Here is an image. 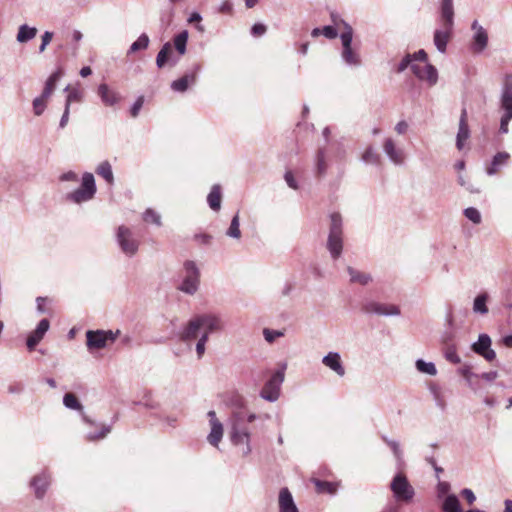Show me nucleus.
<instances>
[{
  "instance_id": "f257e3e1",
  "label": "nucleus",
  "mask_w": 512,
  "mask_h": 512,
  "mask_svg": "<svg viewBox=\"0 0 512 512\" xmlns=\"http://www.w3.org/2000/svg\"><path fill=\"white\" fill-rule=\"evenodd\" d=\"M222 328L223 325L218 317L213 315H199L186 324V328L180 333V338L183 341L196 339L203 329L204 332L196 345L198 357L201 358L205 353V344L209 333L217 332Z\"/></svg>"
},
{
  "instance_id": "f03ea898",
  "label": "nucleus",
  "mask_w": 512,
  "mask_h": 512,
  "mask_svg": "<svg viewBox=\"0 0 512 512\" xmlns=\"http://www.w3.org/2000/svg\"><path fill=\"white\" fill-rule=\"evenodd\" d=\"M390 490L398 505H410L415 498V489L403 473L396 474L390 483Z\"/></svg>"
},
{
  "instance_id": "7ed1b4c3",
  "label": "nucleus",
  "mask_w": 512,
  "mask_h": 512,
  "mask_svg": "<svg viewBox=\"0 0 512 512\" xmlns=\"http://www.w3.org/2000/svg\"><path fill=\"white\" fill-rule=\"evenodd\" d=\"M327 249L334 259H338L343 250V229L342 217L339 213L330 215L329 234L327 239Z\"/></svg>"
},
{
  "instance_id": "20e7f679",
  "label": "nucleus",
  "mask_w": 512,
  "mask_h": 512,
  "mask_svg": "<svg viewBox=\"0 0 512 512\" xmlns=\"http://www.w3.org/2000/svg\"><path fill=\"white\" fill-rule=\"evenodd\" d=\"M501 108L503 110V114L500 120L499 131L501 133H507L508 123L512 118V74H507L504 77Z\"/></svg>"
},
{
  "instance_id": "39448f33",
  "label": "nucleus",
  "mask_w": 512,
  "mask_h": 512,
  "mask_svg": "<svg viewBox=\"0 0 512 512\" xmlns=\"http://www.w3.org/2000/svg\"><path fill=\"white\" fill-rule=\"evenodd\" d=\"M414 56L417 60V63L412 64V71L415 76L430 85H434L437 82V71L432 65L428 64L425 50L415 52Z\"/></svg>"
},
{
  "instance_id": "423d86ee",
  "label": "nucleus",
  "mask_w": 512,
  "mask_h": 512,
  "mask_svg": "<svg viewBox=\"0 0 512 512\" xmlns=\"http://www.w3.org/2000/svg\"><path fill=\"white\" fill-rule=\"evenodd\" d=\"M243 421H244V413L242 411H234L233 412L231 440L236 445L246 444V448L243 450V452L245 454H247L250 452L249 432L243 426Z\"/></svg>"
},
{
  "instance_id": "0eeeda50",
  "label": "nucleus",
  "mask_w": 512,
  "mask_h": 512,
  "mask_svg": "<svg viewBox=\"0 0 512 512\" xmlns=\"http://www.w3.org/2000/svg\"><path fill=\"white\" fill-rule=\"evenodd\" d=\"M96 193L94 176L91 173H85L82 178L80 188L67 195V198L75 203H82L93 198Z\"/></svg>"
},
{
  "instance_id": "6e6552de",
  "label": "nucleus",
  "mask_w": 512,
  "mask_h": 512,
  "mask_svg": "<svg viewBox=\"0 0 512 512\" xmlns=\"http://www.w3.org/2000/svg\"><path fill=\"white\" fill-rule=\"evenodd\" d=\"M117 238L121 250L128 256H133L139 246V242L137 239L133 237V232L131 229L127 228V226H119L117 232Z\"/></svg>"
},
{
  "instance_id": "1a4fd4ad",
  "label": "nucleus",
  "mask_w": 512,
  "mask_h": 512,
  "mask_svg": "<svg viewBox=\"0 0 512 512\" xmlns=\"http://www.w3.org/2000/svg\"><path fill=\"white\" fill-rule=\"evenodd\" d=\"M184 270H186V276H184L180 289L188 294H194L198 289L200 276L199 270L191 261L184 264Z\"/></svg>"
},
{
  "instance_id": "9d476101",
  "label": "nucleus",
  "mask_w": 512,
  "mask_h": 512,
  "mask_svg": "<svg viewBox=\"0 0 512 512\" xmlns=\"http://www.w3.org/2000/svg\"><path fill=\"white\" fill-rule=\"evenodd\" d=\"M118 335L119 331L117 333L112 331H88L86 334L87 345L90 349H101L104 348L107 343H112Z\"/></svg>"
},
{
  "instance_id": "9b49d317",
  "label": "nucleus",
  "mask_w": 512,
  "mask_h": 512,
  "mask_svg": "<svg viewBox=\"0 0 512 512\" xmlns=\"http://www.w3.org/2000/svg\"><path fill=\"white\" fill-rule=\"evenodd\" d=\"M361 310L368 314L377 315H398L400 313L399 307L391 303H381L377 301L364 302L361 306Z\"/></svg>"
},
{
  "instance_id": "f8f14e48",
  "label": "nucleus",
  "mask_w": 512,
  "mask_h": 512,
  "mask_svg": "<svg viewBox=\"0 0 512 512\" xmlns=\"http://www.w3.org/2000/svg\"><path fill=\"white\" fill-rule=\"evenodd\" d=\"M284 379V373L281 370L276 371L269 381L265 384L260 392V395L268 401H275L278 399L280 384Z\"/></svg>"
},
{
  "instance_id": "ddd939ff",
  "label": "nucleus",
  "mask_w": 512,
  "mask_h": 512,
  "mask_svg": "<svg viewBox=\"0 0 512 512\" xmlns=\"http://www.w3.org/2000/svg\"><path fill=\"white\" fill-rule=\"evenodd\" d=\"M51 483L49 473L42 472L35 474L30 480V487L33 489L36 499H43Z\"/></svg>"
},
{
  "instance_id": "4468645a",
  "label": "nucleus",
  "mask_w": 512,
  "mask_h": 512,
  "mask_svg": "<svg viewBox=\"0 0 512 512\" xmlns=\"http://www.w3.org/2000/svg\"><path fill=\"white\" fill-rule=\"evenodd\" d=\"M208 416L210 418L211 431L207 441L209 444L217 446L221 439H223V424L216 418L215 411L210 410Z\"/></svg>"
},
{
  "instance_id": "2eb2a0df",
  "label": "nucleus",
  "mask_w": 512,
  "mask_h": 512,
  "mask_svg": "<svg viewBox=\"0 0 512 512\" xmlns=\"http://www.w3.org/2000/svg\"><path fill=\"white\" fill-rule=\"evenodd\" d=\"M332 24L322 29L314 28L311 32H353L352 27L336 14H331Z\"/></svg>"
},
{
  "instance_id": "dca6fc26",
  "label": "nucleus",
  "mask_w": 512,
  "mask_h": 512,
  "mask_svg": "<svg viewBox=\"0 0 512 512\" xmlns=\"http://www.w3.org/2000/svg\"><path fill=\"white\" fill-rule=\"evenodd\" d=\"M279 512H299L288 488H281L278 496Z\"/></svg>"
},
{
  "instance_id": "f3484780",
  "label": "nucleus",
  "mask_w": 512,
  "mask_h": 512,
  "mask_svg": "<svg viewBox=\"0 0 512 512\" xmlns=\"http://www.w3.org/2000/svg\"><path fill=\"white\" fill-rule=\"evenodd\" d=\"M469 138V127H468V119H467V111L465 108L461 111V116L459 120V130L457 133L456 146L458 150H462L464 147L465 141Z\"/></svg>"
},
{
  "instance_id": "a211bd4d",
  "label": "nucleus",
  "mask_w": 512,
  "mask_h": 512,
  "mask_svg": "<svg viewBox=\"0 0 512 512\" xmlns=\"http://www.w3.org/2000/svg\"><path fill=\"white\" fill-rule=\"evenodd\" d=\"M454 8L453 0H441V19L444 29L448 30L453 24Z\"/></svg>"
},
{
  "instance_id": "6ab92c4d",
  "label": "nucleus",
  "mask_w": 512,
  "mask_h": 512,
  "mask_svg": "<svg viewBox=\"0 0 512 512\" xmlns=\"http://www.w3.org/2000/svg\"><path fill=\"white\" fill-rule=\"evenodd\" d=\"M322 363L326 367L333 369L340 376H343L345 374V368L342 366L341 357L338 353H328L323 358Z\"/></svg>"
},
{
  "instance_id": "aec40b11",
  "label": "nucleus",
  "mask_w": 512,
  "mask_h": 512,
  "mask_svg": "<svg viewBox=\"0 0 512 512\" xmlns=\"http://www.w3.org/2000/svg\"><path fill=\"white\" fill-rule=\"evenodd\" d=\"M341 40L343 45V57L346 62L350 64L358 63V57L355 52L352 51L351 42H352V34H341Z\"/></svg>"
},
{
  "instance_id": "412c9836",
  "label": "nucleus",
  "mask_w": 512,
  "mask_h": 512,
  "mask_svg": "<svg viewBox=\"0 0 512 512\" xmlns=\"http://www.w3.org/2000/svg\"><path fill=\"white\" fill-rule=\"evenodd\" d=\"M384 151L387 156L396 164L402 163L405 159V154L395 147V144L392 139H386L384 143Z\"/></svg>"
},
{
  "instance_id": "4be33fe9",
  "label": "nucleus",
  "mask_w": 512,
  "mask_h": 512,
  "mask_svg": "<svg viewBox=\"0 0 512 512\" xmlns=\"http://www.w3.org/2000/svg\"><path fill=\"white\" fill-rule=\"evenodd\" d=\"M509 159V154L506 152L497 153L490 165L487 166L486 171L489 175L497 174L500 170V167L505 165Z\"/></svg>"
},
{
  "instance_id": "5701e85b",
  "label": "nucleus",
  "mask_w": 512,
  "mask_h": 512,
  "mask_svg": "<svg viewBox=\"0 0 512 512\" xmlns=\"http://www.w3.org/2000/svg\"><path fill=\"white\" fill-rule=\"evenodd\" d=\"M315 490L319 494H335L338 489V484L336 482H330L325 480H320L317 478L312 479Z\"/></svg>"
},
{
  "instance_id": "b1692460",
  "label": "nucleus",
  "mask_w": 512,
  "mask_h": 512,
  "mask_svg": "<svg viewBox=\"0 0 512 512\" xmlns=\"http://www.w3.org/2000/svg\"><path fill=\"white\" fill-rule=\"evenodd\" d=\"M196 82V71L186 74L176 81L172 82L171 88L178 92H184L191 84Z\"/></svg>"
},
{
  "instance_id": "393cba45",
  "label": "nucleus",
  "mask_w": 512,
  "mask_h": 512,
  "mask_svg": "<svg viewBox=\"0 0 512 512\" xmlns=\"http://www.w3.org/2000/svg\"><path fill=\"white\" fill-rule=\"evenodd\" d=\"M173 53H174L173 46L170 43H166L157 55V60H156L157 66L159 68H162L169 61H172L174 63L175 60L172 57Z\"/></svg>"
},
{
  "instance_id": "a878e982",
  "label": "nucleus",
  "mask_w": 512,
  "mask_h": 512,
  "mask_svg": "<svg viewBox=\"0 0 512 512\" xmlns=\"http://www.w3.org/2000/svg\"><path fill=\"white\" fill-rule=\"evenodd\" d=\"M62 76H63V70H62V68H58L57 71H55L49 77V79L47 80V82L45 84L44 90H42V94H45V97H50L53 94L56 84Z\"/></svg>"
},
{
  "instance_id": "bb28decb",
  "label": "nucleus",
  "mask_w": 512,
  "mask_h": 512,
  "mask_svg": "<svg viewBox=\"0 0 512 512\" xmlns=\"http://www.w3.org/2000/svg\"><path fill=\"white\" fill-rule=\"evenodd\" d=\"M98 92L102 101L106 105H113L119 100L118 94L115 91L108 89V86L105 84L99 85Z\"/></svg>"
},
{
  "instance_id": "cd10ccee",
  "label": "nucleus",
  "mask_w": 512,
  "mask_h": 512,
  "mask_svg": "<svg viewBox=\"0 0 512 512\" xmlns=\"http://www.w3.org/2000/svg\"><path fill=\"white\" fill-rule=\"evenodd\" d=\"M348 273L350 275V281L353 283H359L360 285L369 284L372 280V277L368 273L360 272L355 270L352 267H348Z\"/></svg>"
},
{
  "instance_id": "c85d7f7f",
  "label": "nucleus",
  "mask_w": 512,
  "mask_h": 512,
  "mask_svg": "<svg viewBox=\"0 0 512 512\" xmlns=\"http://www.w3.org/2000/svg\"><path fill=\"white\" fill-rule=\"evenodd\" d=\"M207 201H208L209 207L212 210L217 211L220 209L221 192H220V187L218 185H214L212 187V189L210 190V192L207 196Z\"/></svg>"
},
{
  "instance_id": "c756f323",
  "label": "nucleus",
  "mask_w": 512,
  "mask_h": 512,
  "mask_svg": "<svg viewBox=\"0 0 512 512\" xmlns=\"http://www.w3.org/2000/svg\"><path fill=\"white\" fill-rule=\"evenodd\" d=\"M491 346V339L487 334H481L478 336V342L473 343L472 350L478 355L488 350Z\"/></svg>"
},
{
  "instance_id": "7c9ffc66",
  "label": "nucleus",
  "mask_w": 512,
  "mask_h": 512,
  "mask_svg": "<svg viewBox=\"0 0 512 512\" xmlns=\"http://www.w3.org/2000/svg\"><path fill=\"white\" fill-rule=\"evenodd\" d=\"M96 173L102 177L108 184H111L113 181V175L111 166L108 162H102L96 169Z\"/></svg>"
},
{
  "instance_id": "2f4dec72",
  "label": "nucleus",
  "mask_w": 512,
  "mask_h": 512,
  "mask_svg": "<svg viewBox=\"0 0 512 512\" xmlns=\"http://www.w3.org/2000/svg\"><path fill=\"white\" fill-rule=\"evenodd\" d=\"M442 511L444 512H461L460 504L455 495H449L444 505H442Z\"/></svg>"
},
{
  "instance_id": "473e14b6",
  "label": "nucleus",
  "mask_w": 512,
  "mask_h": 512,
  "mask_svg": "<svg viewBox=\"0 0 512 512\" xmlns=\"http://www.w3.org/2000/svg\"><path fill=\"white\" fill-rule=\"evenodd\" d=\"M488 43V34H475L474 41L472 43V50L475 53L483 51Z\"/></svg>"
},
{
  "instance_id": "72a5a7b5",
  "label": "nucleus",
  "mask_w": 512,
  "mask_h": 512,
  "mask_svg": "<svg viewBox=\"0 0 512 512\" xmlns=\"http://www.w3.org/2000/svg\"><path fill=\"white\" fill-rule=\"evenodd\" d=\"M49 98L50 97H45V94L42 93L41 96L36 97L33 100V111L36 116H41L43 114Z\"/></svg>"
},
{
  "instance_id": "f704fd0d",
  "label": "nucleus",
  "mask_w": 512,
  "mask_h": 512,
  "mask_svg": "<svg viewBox=\"0 0 512 512\" xmlns=\"http://www.w3.org/2000/svg\"><path fill=\"white\" fill-rule=\"evenodd\" d=\"M327 169V164L325 161V153L324 150L319 149L316 155V174L318 177L325 174Z\"/></svg>"
},
{
  "instance_id": "c9c22d12",
  "label": "nucleus",
  "mask_w": 512,
  "mask_h": 512,
  "mask_svg": "<svg viewBox=\"0 0 512 512\" xmlns=\"http://www.w3.org/2000/svg\"><path fill=\"white\" fill-rule=\"evenodd\" d=\"M461 374L471 388L476 389L479 386V374L472 373L470 368H462Z\"/></svg>"
},
{
  "instance_id": "e433bc0d",
  "label": "nucleus",
  "mask_w": 512,
  "mask_h": 512,
  "mask_svg": "<svg viewBox=\"0 0 512 512\" xmlns=\"http://www.w3.org/2000/svg\"><path fill=\"white\" fill-rule=\"evenodd\" d=\"M451 34H434V43L438 51L445 52Z\"/></svg>"
},
{
  "instance_id": "4c0bfd02",
  "label": "nucleus",
  "mask_w": 512,
  "mask_h": 512,
  "mask_svg": "<svg viewBox=\"0 0 512 512\" xmlns=\"http://www.w3.org/2000/svg\"><path fill=\"white\" fill-rule=\"evenodd\" d=\"M63 403L65 407L74 409V410H82L83 406L79 403V400L72 393H66L63 398Z\"/></svg>"
},
{
  "instance_id": "58836bf2",
  "label": "nucleus",
  "mask_w": 512,
  "mask_h": 512,
  "mask_svg": "<svg viewBox=\"0 0 512 512\" xmlns=\"http://www.w3.org/2000/svg\"><path fill=\"white\" fill-rule=\"evenodd\" d=\"M487 295H480L474 299L473 302V310L474 312L485 314L488 312V307L486 305Z\"/></svg>"
},
{
  "instance_id": "ea45409f",
  "label": "nucleus",
  "mask_w": 512,
  "mask_h": 512,
  "mask_svg": "<svg viewBox=\"0 0 512 512\" xmlns=\"http://www.w3.org/2000/svg\"><path fill=\"white\" fill-rule=\"evenodd\" d=\"M187 47V34H177L174 39V49L178 53V55H182L185 53V48Z\"/></svg>"
},
{
  "instance_id": "a19ab883",
  "label": "nucleus",
  "mask_w": 512,
  "mask_h": 512,
  "mask_svg": "<svg viewBox=\"0 0 512 512\" xmlns=\"http://www.w3.org/2000/svg\"><path fill=\"white\" fill-rule=\"evenodd\" d=\"M143 220L146 223L155 224L157 226L161 225V217L160 215L153 209H147L143 214Z\"/></svg>"
},
{
  "instance_id": "79ce46f5",
  "label": "nucleus",
  "mask_w": 512,
  "mask_h": 512,
  "mask_svg": "<svg viewBox=\"0 0 512 512\" xmlns=\"http://www.w3.org/2000/svg\"><path fill=\"white\" fill-rule=\"evenodd\" d=\"M417 63V60L415 59L414 54L408 53L406 56L402 58L400 63L397 66L396 71L398 73H401L402 71H405L409 66L412 67V64Z\"/></svg>"
},
{
  "instance_id": "37998d69",
  "label": "nucleus",
  "mask_w": 512,
  "mask_h": 512,
  "mask_svg": "<svg viewBox=\"0 0 512 512\" xmlns=\"http://www.w3.org/2000/svg\"><path fill=\"white\" fill-rule=\"evenodd\" d=\"M464 215L468 220H470L474 224L481 223L482 218L478 209H475L473 207L466 208L464 210Z\"/></svg>"
},
{
  "instance_id": "c03bdc74",
  "label": "nucleus",
  "mask_w": 512,
  "mask_h": 512,
  "mask_svg": "<svg viewBox=\"0 0 512 512\" xmlns=\"http://www.w3.org/2000/svg\"><path fill=\"white\" fill-rule=\"evenodd\" d=\"M148 46V38L145 34H142L137 41H135L130 48L131 53H135V51H140L146 49Z\"/></svg>"
},
{
  "instance_id": "a18cd8bd",
  "label": "nucleus",
  "mask_w": 512,
  "mask_h": 512,
  "mask_svg": "<svg viewBox=\"0 0 512 512\" xmlns=\"http://www.w3.org/2000/svg\"><path fill=\"white\" fill-rule=\"evenodd\" d=\"M416 367L419 371H421L423 373H427L429 375L436 374V368L433 363H426L423 360H418L416 362Z\"/></svg>"
},
{
  "instance_id": "49530a36",
  "label": "nucleus",
  "mask_w": 512,
  "mask_h": 512,
  "mask_svg": "<svg viewBox=\"0 0 512 512\" xmlns=\"http://www.w3.org/2000/svg\"><path fill=\"white\" fill-rule=\"evenodd\" d=\"M42 339L43 336L40 333L36 331L30 333L26 341L27 348L29 349V351H32L35 348V346L39 343V341H41Z\"/></svg>"
},
{
  "instance_id": "de8ad7c7",
  "label": "nucleus",
  "mask_w": 512,
  "mask_h": 512,
  "mask_svg": "<svg viewBox=\"0 0 512 512\" xmlns=\"http://www.w3.org/2000/svg\"><path fill=\"white\" fill-rule=\"evenodd\" d=\"M239 226H240L239 216L235 215L234 218L232 219L231 225L228 229V235L235 237V238H239L241 236V231H240Z\"/></svg>"
},
{
  "instance_id": "09e8293b",
  "label": "nucleus",
  "mask_w": 512,
  "mask_h": 512,
  "mask_svg": "<svg viewBox=\"0 0 512 512\" xmlns=\"http://www.w3.org/2000/svg\"><path fill=\"white\" fill-rule=\"evenodd\" d=\"M51 302V298H47V296H38L36 298L37 310L42 313L49 312L50 308L47 307V304Z\"/></svg>"
},
{
  "instance_id": "8fccbe9b",
  "label": "nucleus",
  "mask_w": 512,
  "mask_h": 512,
  "mask_svg": "<svg viewBox=\"0 0 512 512\" xmlns=\"http://www.w3.org/2000/svg\"><path fill=\"white\" fill-rule=\"evenodd\" d=\"M446 359L453 363V364H459L460 363V357L457 354V351L454 347H448L445 352Z\"/></svg>"
},
{
  "instance_id": "3c124183",
  "label": "nucleus",
  "mask_w": 512,
  "mask_h": 512,
  "mask_svg": "<svg viewBox=\"0 0 512 512\" xmlns=\"http://www.w3.org/2000/svg\"><path fill=\"white\" fill-rule=\"evenodd\" d=\"M143 102H144V97L139 96L137 98V100L135 101V103L133 104L131 111H130L132 118H136L138 116V114L143 106Z\"/></svg>"
},
{
  "instance_id": "603ef678",
  "label": "nucleus",
  "mask_w": 512,
  "mask_h": 512,
  "mask_svg": "<svg viewBox=\"0 0 512 512\" xmlns=\"http://www.w3.org/2000/svg\"><path fill=\"white\" fill-rule=\"evenodd\" d=\"M201 20H202V17L198 12L191 13L187 19L189 24H196L195 28L197 30L202 31L203 27L200 25Z\"/></svg>"
},
{
  "instance_id": "864d4df0",
  "label": "nucleus",
  "mask_w": 512,
  "mask_h": 512,
  "mask_svg": "<svg viewBox=\"0 0 512 512\" xmlns=\"http://www.w3.org/2000/svg\"><path fill=\"white\" fill-rule=\"evenodd\" d=\"M50 328V322L48 319H42L40 320V323H38L36 329L34 330L36 333L44 336Z\"/></svg>"
},
{
  "instance_id": "5fc2aeb1",
  "label": "nucleus",
  "mask_w": 512,
  "mask_h": 512,
  "mask_svg": "<svg viewBox=\"0 0 512 512\" xmlns=\"http://www.w3.org/2000/svg\"><path fill=\"white\" fill-rule=\"evenodd\" d=\"M50 328V322L48 319H42L40 320V323H38L36 329L34 330L36 333L44 336Z\"/></svg>"
},
{
  "instance_id": "6e6d98bb",
  "label": "nucleus",
  "mask_w": 512,
  "mask_h": 512,
  "mask_svg": "<svg viewBox=\"0 0 512 512\" xmlns=\"http://www.w3.org/2000/svg\"><path fill=\"white\" fill-rule=\"evenodd\" d=\"M81 101V94L76 89H71L68 93L66 104L68 107H70V104L72 102H79Z\"/></svg>"
},
{
  "instance_id": "4d7b16f0",
  "label": "nucleus",
  "mask_w": 512,
  "mask_h": 512,
  "mask_svg": "<svg viewBox=\"0 0 512 512\" xmlns=\"http://www.w3.org/2000/svg\"><path fill=\"white\" fill-rule=\"evenodd\" d=\"M284 179L289 188L293 190H297L299 188V186L297 185V181L294 179V176L291 171H286Z\"/></svg>"
},
{
  "instance_id": "13d9d810",
  "label": "nucleus",
  "mask_w": 512,
  "mask_h": 512,
  "mask_svg": "<svg viewBox=\"0 0 512 512\" xmlns=\"http://www.w3.org/2000/svg\"><path fill=\"white\" fill-rule=\"evenodd\" d=\"M218 11L222 14H230L233 11V4L230 0H224L218 8Z\"/></svg>"
},
{
  "instance_id": "bf43d9fd",
  "label": "nucleus",
  "mask_w": 512,
  "mask_h": 512,
  "mask_svg": "<svg viewBox=\"0 0 512 512\" xmlns=\"http://www.w3.org/2000/svg\"><path fill=\"white\" fill-rule=\"evenodd\" d=\"M109 432H110V429L108 427L103 426L101 429V432L99 434H90V435H88L87 439L89 441H98V439L105 438Z\"/></svg>"
},
{
  "instance_id": "052dcab7",
  "label": "nucleus",
  "mask_w": 512,
  "mask_h": 512,
  "mask_svg": "<svg viewBox=\"0 0 512 512\" xmlns=\"http://www.w3.org/2000/svg\"><path fill=\"white\" fill-rule=\"evenodd\" d=\"M282 335H283V332H280V331H272L269 329L264 330L265 339L270 343L273 342L277 337H280Z\"/></svg>"
},
{
  "instance_id": "680f3d73",
  "label": "nucleus",
  "mask_w": 512,
  "mask_h": 512,
  "mask_svg": "<svg viewBox=\"0 0 512 512\" xmlns=\"http://www.w3.org/2000/svg\"><path fill=\"white\" fill-rule=\"evenodd\" d=\"M461 495L464 498V500L468 503V505H472L473 502L475 501L474 493L472 492V490L468 488L463 489Z\"/></svg>"
},
{
  "instance_id": "e2e57ef3",
  "label": "nucleus",
  "mask_w": 512,
  "mask_h": 512,
  "mask_svg": "<svg viewBox=\"0 0 512 512\" xmlns=\"http://www.w3.org/2000/svg\"><path fill=\"white\" fill-rule=\"evenodd\" d=\"M378 155L374 153L372 148L366 149V151L363 154V159L368 162H373L378 160Z\"/></svg>"
},
{
  "instance_id": "0e129e2a",
  "label": "nucleus",
  "mask_w": 512,
  "mask_h": 512,
  "mask_svg": "<svg viewBox=\"0 0 512 512\" xmlns=\"http://www.w3.org/2000/svg\"><path fill=\"white\" fill-rule=\"evenodd\" d=\"M384 441L387 442V444L390 446V448L392 449L395 457L399 458L400 457L399 444L396 443V442H393V440H387V438H384Z\"/></svg>"
},
{
  "instance_id": "69168bd1",
  "label": "nucleus",
  "mask_w": 512,
  "mask_h": 512,
  "mask_svg": "<svg viewBox=\"0 0 512 512\" xmlns=\"http://www.w3.org/2000/svg\"><path fill=\"white\" fill-rule=\"evenodd\" d=\"M408 123L405 120H401L398 124L395 125V131L398 134H405L408 130Z\"/></svg>"
},
{
  "instance_id": "338daca9",
  "label": "nucleus",
  "mask_w": 512,
  "mask_h": 512,
  "mask_svg": "<svg viewBox=\"0 0 512 512\" xmlns=\"http://www.w3.org/2000/svg\"><path fill=\"white\" fill-rule=\"evenodd\" d=\"M504 304L507 307H512V283L510 284L509 288L506 291L505 297H504Z\"/></svg>"
},
{
  "instance_id": "774afa93",
  "label": "nucleus",
  "mask_w": 512,
  "mask_h": 512,
  "mask_svg": "<svg viewBox=\"0 0 512 512\" xmlns=\"http://www.w3.org/2000/svg\"><path fill=\"white\" fill-rule=\"evenodd\" d=\"M481 356H483L487 361L489 362H492L495 358H496V353L494 350L492 349H488L486 351H484L482 354H480Z\"/></svg>"
}]
</instances>
